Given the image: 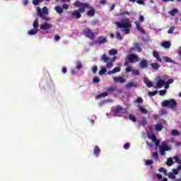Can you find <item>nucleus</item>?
Listing matches in <instances>:
<instances>
[{"label": "nucleus", "mask_w": 181, "mask_h": 181, "mask_svg": "<svg viewBox=\"0 0 181 181\" xmlns=\"http://www.w3.org/2000/svg\"><path fill=\"white\" fill-rule=\"evenodd\" d=\"M62 8L66 10L69 9V4H63Z\"/></svg>", "instance_id": "nucleus-61"}, {"label": "nucleus", "mask_w": 181, "mask_h": 181, "mask_svg": "<svg viewBox=\"0 0 181 181\" xmlns=\"http://www.w3.org/2000/svg\"><path fill=\"white\" fill-rule=\"evenodd\" d=\"M156 94H158V90L149 91L148 93V95H149L150 97H155Z\"/></svg>", "instance_id": "nucleus-39"}, {"label": "nucleus", "mask_w": 181, "mask_h": 181, "mask_svg": "<svg viewBox=\"0 0 181 181\" xmlns=\"http://www.w3.org/2000/svg\"><path fill=\"white\" fill-rule=\"evenodd\" d=\"M179 170H179L178 167H177V169L176 168L173 169L172 173H173L174 175H179Z\"/></svg>", "instance_id": "nucleus-51"}, {"label": "nucleus", "mask_w": 181, "mask_h": 181, "mask_svg": "<svg viewBox=\"0 0 181 181\" xmlns=\"http://www.w3.org/2000/svg\"><path fill=\"white\" fill-rule=\"evenodd\" d=\"M131 145L129 144V143H126L125 144H124L123 148L124 149L127 150L129 148H130Z\"/></svg>", "instance_id": "nucleus-56"}, {"label": "nucleus", "mask_w": 181, "mask_h": 181, "mask_svg": "<svg viewBox=\"0 0 181 181\" xmlns=\"http://www.w3.org/2000/svg\"><path fill=\"white\" fill-rule=\"evenodd\" d=\"M133 76H139V71L137 69H132Z\"/></svg>", "instance_id": "nucleus-50"}, {"label": "nucleus", "mask_w": 181, "mask_h": 181, "mask_svg": "<svg viewBox=\"0 0 181 181\" xmlns=\"http://www.w3.org/2000/svg\"><path fill=\"white\" fill-rule=\"evenodd\" d=\"M107 93H114L115 91H117V87L115 86H110L107 88Z\"/></svg>", "instance_id": "nucleus-27"}, {"label": "nucleus", "mask_w": 181, "mask_h": 181, "mask_svg": "<svg viewBox=\"0 0 181 181\" xmlns=\"http://www.w3.org/2000/svg\"><path fill=\"white\" fill-rule=\"evenodd\" d=\"M33 26L34 29L39 28V21L37 19L35 20V21L33 23Z\"/></svg>", "instance_id": "nucleus-40"}, {"label": "nucleus", "mask_w": 181, "mask_h": 181, "mask_svg": "<svg viewBox=\"0 0 181 181\" xmlns=\"http://www.w3.org/2000/svg\"><path fill=\"white\" fill-rule=\"evenodd\" d=\"M115 114H119V112H122L123 114H127V111L124 110V108L121 107V105H117L115 109Z\"/></svg>", "instance_id": "nucleus-15"}, {"label": "nucleus", "mask_w": 181, "mask_h": 181, "mask_svg": "<svg viewBox=\"0 0 181 181\" xmlns=\"http://www.w3.org/2000/svg\"><path fill=\"white\" fill-rule=\"evenodd\" d=\"M107 95H108V92H103V93H101L99 95H97L95 96V99L98 100V98H101L102 97H107Z\"/></svg>", "instance_id": "nucleus-25"}, {"label": "nucleus", "mask_w": 181, "mask_h": 181, "mask_svg": "<svg viewBox=\"0 0 181 181\" xmlns=\"http://www.w3.org/2000/svg\"><path fill=\"white\" fill-rule=\"evenodd\" d=\"M54 40H56L57 42H59V40H60V35H55L54 37Z\"/></svg>", "instance_id": "nucleus-62"}, {"label": "nucleus", "mask_w": 181, "mask_h": 181, "mask_svg": "<svg viewBox=\"0 0 181 181\" xmlns=\"http://www.w3.org/2000/svg\"><path fill=\"white\" fill-rule=\"evenodd\" d=\"M121 71V68L119 66H116L114 69L112 71H109L107 72V74L111 75V74H115V73H119Z\"/></svg>", "instance_id": "nucleus-17"}, {"label": "nucleus", "mask_w": 181, "mask_h": 181, "mask_svg": "<svg viewBox=\"0 0 181 181\" xmlns=\"http://www.w3.org/2000/svg\"><path fill=\"white\" fill-rule=\"evenodd\" d=\"M167 176L169 177V179H176V175H175V174L172 172L167 173Z\"/></svg>", "instance_id": "nucleus-36"}, {"label": "nucleus", "mask_w": 181, "mask_h": 181, "mask_svg": "<svg viewBox=\"0 0 181 181\" xmlns=\"http://www.w3.org/2000/svg\"><path fill=\"white\" fill-rule=\"evenodd\" d=\"M134 24L136 25V28L139 32L145 33V30L139 25V21H135Z\"/></svg>", "instance_id": "nucleus-19"}, {"label": "nucleus", "mask_w": 181, "mask_h": 181, "mask_svg": "<svg viewBox=\"0 0 181 181\" xmlns=\"http://www.w3.org/2000/svg\"><path fill=\"white\" fill-rule=\"evenodd\" d=\"M148 139H151L152 142L155 144L156 148H159L160 146V141L159 139H157L156 135L155 134H152L151 136L148 134Z\"/></svg>", "instance_id": "nucleus-8"}, {"label": "nucleus", "mask_w": 181, "mask_h": 181, "mask_svg": "<svg viewBox=\"0 0 181 181\" xmlns=\"http://www.w3.org/2000/svg\"><path fill=\"white\" fill-rule=\"evenodd\" d=\"M81 67H83V65L81 64V63L80 62H76V69L78 70H81Z\"/></svg>", "instance_id": "nucleus-49"}, {"label": "nucleus", "mask_w": 181, "mask_h": 181, "mask_svg": "<svg viewBox=\"0 0 181 181\" xmlns=\"http://www.w3.org/2000/svg\"><path fill=\"white\" fill-rule=\"evenodd\" d=\"M134 46L138 53H141L142 52V48L141 47V46H142V44H140L139 42H135Z\"/></svg>", "instance_id": "nucleus-23"}, {"label": "nucleus", "mask_w": 181, "mask_h": 181, "mask_svg": "<svg viewBox=\"0 0 181 181\" xmlns=\"http://www.w3.org/2000/svg\"><path fill=\"white\" fill-rule=\"evenodd\" d=\"M107 73V68L103 67L100 71H99V75L100 76H104Z\"/></svg>", "instance_id": "nucleus-33"}, {"label": "nucleus", "mask_w": 181, "mask_h": 181, "mask_svg": "<svg viewBox=\"0 0 181 181\" xmlns=\"http://www.w3.org/2000/svg\"><path fill=\"white\" fill-rule=\"evenodd\" d=\"M100 152H101L100 147H98V146H95L93 149V154L95 155V156H96V158H98V156H100Z\"/></svg>", "instance_id": "nucleus-18"}, {"label": "nucleus", "mask_w": 181, "mask_h": 181, "mask_svg": "<svg viewBox=\"0 0 181 181\" xmlns=\"http://www.w3.org/2000/svg\"><path fill=\"white\" fill-rule=\"evenodd\" d=\"M116 39H117V40H122V35H121L119 31L116 32Z\"/></svg>", "instance_id": "nucleus-41"}, {"label": "nucleus", "mask_w": 181, "mask_h": 181, "mask_svg": "<svg viewBox=\"0 0 181 181\" xmlns=\"http://www.w3.org/2000/svg\"><path fill=\"white\" fill-rule=\"evenodd\" d=\"M163 59L166 63H173V60H172V59L168 57L167 56H163Z\"/></svg>", "instance_id": "nucleus-34"}, {"label": "nucleus", "mask_w": 181, "mask_h": 181, "mask_svg": "<svg viewBox=\"0 0 181 181\" xmlns=\"http://www.w3.org/2000/svg\"><path fill=\"white\" fill-rule=\"evenodd\" d=\"M173 159L175 160L176 163H178V170H181V160L177 156L173 157Z\"/></svg>", "instance_id": "nucleus-21"}, {"label": "nucleus", "mask_w": 181, "mask_h": 181, "mask_svg": "<svg viewBox=\"0 0 181 181\" xmlns=\"http://www.w3.org/2000/svg\"><path fill=\"white\" fill-rule=\"evenodd\" d=\"M113 80H114L115 83H121L122 84L124 83H126V81H127V79H125L121 76H116V77L113 78Z\"/></svg>", "instance_id": "nucleus-14"}, {"label": "nucleus", "mask_w": 181, "mask_h": 181, "mask_svg": "<svg viewBox=\"0 0 181 181\" xmlns=\"http://www.w3.org/2000/svg\"><path fill=\"white\" fill-rule=\"evenodd\" d=\"M100 60L104 62L106 64V69H111V67H114V63L117 60V57H113L112 58L107 57V54H104L102 55Z\"/></svg>", "instance_id": "nucleus-3"}, {"label": "nucleus", "mask_w": 181, "mask_h": 181, "mask_svg": "<svg viewBox=\"0 0 181 181\" xmlns=\"http://www.w3.org/2000/svg\"><path fill=\"white\" fill-rule=\"evenodd\" d=\"M124 15H127L128 16H131V13L129 11H122L119 13V16H124Z\"/></svg>", "instance_id": "nucleus-43"}, {"label": "nucleus", "mask_w": 181, "mask_h": 181, "mask_svg": "<svg viewBox=\"0 0 181 181\" xmlns=\"http://www.w3.org/2000/svg\"><path fill=\"white\" fill-rule=\"evenodd\" d=\"M139 22L142 23L145 21V18H144V16H140L139 18Z\"/></svg>", "instance_id": "nucleus-60"}, {"label": "nucleus", "mask_w": 181, "mask_h": 181, "mask_svg": "<svg viewBox=\"0 0 181 181\" xmlns=\"http://www.w3.org/2000/svg\"><path fill=\"white\" fill-rule=\"evenodd\" d=\"M36 33H37V30H36L35 28L28 31V35H30V36H32L33 35H36Z\"/></svg>", "instance_id": "nucleus-38"}, {"label": "nucleus", "mask_w": 181, "mask_h": 181, "mask_svg": "<svg viewBox=\"0 0 181 181\" xmlns=\"http://www.w3.org/2000/svg\"><path fill=\"white\" fill-rule=\"evenodd\" d=\"M116 26L119 28V29H124V32L125 35H129L131 33V28H132V24H131V22L129 20L122 21L121 22L117 21L115 23Z\"/></svg>", "instance_id": "nucleus-2"}, {"label": "nucleus", "mask_w": 181, "mask_h": 181, "mask_svg": "<svg viewBox=\"0 0 181 181\" xmlns=\"http://www.w3.org/2000/svg\"><path fill=\"white\" fill-rule=\"evenodd\" d=\"M129 119H130V121H132V122H135L136 121V117L135 116H134L133 115H129Z\"/></svg>", "instance_id": "nucleus-44"}, {"label": "nucleus", "mask_w": 181, "mask_h": 181, "mask_svg": "<svg viewBox=\"0 0 181 181\" xmlns=\"http://www.w3.org/2000/svg\"><path fill=\"white\" fill-rule=\"evenodd\" d=\"M52 28H53V25L49 23H45L40 25L41 30H48V29H52Z\"/></svg>", "instance_id": "nucleus-11"}, {"label": "nucleus", "mask_w": 181, "mask_h": 181, "mask_svg": "<svg viewBox=\"0 0 181 181\" xmlns=\"http://www.w3.org/2000/svg\"><path fill=\"white\" fill-rule=\"evenodd\" d=\"M108 42V40L105 38V37L100 35L98 37L97 40L93 42H90V45L91 46H94V45H105V43H107Z\"/></svg>", "instance_id": "nucleus-6"}, {"label": "nucleus", "mask_w": 181, "mask_h": 181, "mask_svg": "<svg viewBox=\"0 0 181 181\" xmlns=\"http://www.w3.org/2000/svg\"><path fill=\"white\" fill-rule=\"evenodd\" d=\"M163 129V127L160 124H156V131L160 132Z\"/></svg>", "instance_id": "nucleus-35"}, {"label": "nucleus", "mask_w": 181, "mask_h": 181, "mask_svg": "<svg viewBox=\"0 0 181 181\" xmlns=\"http://www.w3.org/2000/svg\"><path fill=\"white\" fill-rule=\"evenodd\" d=\"M134 86H135V84L134 83V82H130V83L126 84V88H131L132 87H134Z\"/></svg>", "instance_id": "nucleus-47"}, {"label": "nucleus", "mask_w": 181, "mask_h": 181, "mask_svg": "<svg viewBox=\"0 0 181 181\" xmlns=\"http://www.w3.org/2000/svg\"><path fill=\"white\" fill-rule=\"evenodd\" d=\"M173 32H175V26H171L168 30V33H169L170 35H173Z\"/></svg>", "instance_id": "nucleus-45"}, {"label": "nucleus", "mask_w": 181, "mask_h": 181, "mask_svg": "<svg viewBox=\"0 0 181 181\" xmlns=\"http://www.w3.org/2000/svg\"><path fill=\"white\" fill-rule=\"evenodd\" d=\"M83 32L85 36L90 39V40H94V37H95V33H93V30L88 27L85 28Z\"/></svg>", "instance_id": "nucleus-5"}, {"label": "nucleus", "mask_w": 181, "mask_h": 181, "mask_svg": "<svg viewBox=\"0 0 181 181\" xmlns=\"http://www.w3.org/2000/svg\"><path fill=\"white\" fill-rule=\"evenodd\" d=\"M153 56L158 60V62H162V58L159 55V53L156 50L153 51Z\"/></svg>", "instance_id": "nucleus-20"}, {"label": "nucleus", "mask_w": 181, "mask_h": 181, "mask_svg": "<svg viewBox=\"0 0 181 181\" xmlns=\"http://www.w3.org/2000/svg\"><path fill=\"white\" fill-rule=\"evenodd\" d=\"M83 4L87 5V6L85 7V11L86 9H89L87 12H86V15L88 16H94V15H95V9H94L93 7H91L88 3H83Z\"/></svg>", "instance_id": "nucleus-7"}, {"label": "nucleus", "mask_w": 181, "mask_h": 181, "mask_svg": "<svg viewBox=\"0 0 181 181\" xmlns=\"http://www.w3.org/2000/svg\"><path fill=\"white\" fill-rule=\"evenodd\" d=\"M166 94V90H159V95L163 96Z\"/></svg>", "instance_id": "nucleus-54"}, {"label": "nucleus", "mask_w": 181, "mask_h": 181, "mask_svg": "<svg viewBox=\"0 0 181 181\" xmlns=\"http://www.w3.org/2000/svg\"><path fill=\"white\" fill-rule=\"evenodd\" d=\"M165 80L160 78V77L158 78V81L156 82L157 88H162L165 86Z\"/></svg>", "instance_id": "nucleus-12"}, {"label": "nucleus", "mask_w": 181, "mask_h": 181, "mask_svg": "<svg viewBox=\"0 0 181 181\" xmlns=\"http://www.w3.org/2000/svg\"><path fill=\"white\" fill-rule=\"evenodd\" d=\"M139 110L141 114H148V110L142 106L139 107Z\"/></svg>", "instance_id": "nucleus-30"}, {"label": "nucleus", "mask_w": 181, "mask_h": 181, "mask_svg": "<svg viewBox=\"0 0 181 181\" xmlns=\"http://www.w3.org/2000/svg\"><path fill=\"white\" fill-rule=\"evenodd\" d=\"M148 139H151L152 142L155 144L156 148H159L160 146V141L159 139H157L156 135L155 134H152L151 136L148 134Z\"/></svg>", "instance_id": "nucleus-9"}, {"label": "nucleus", "mask_w": 181, "mask_h": 181, "mask_svg": "<svg viewBox=\"0 0 181 181\" xmlns=\"http://www.w3.org/2000/svg\"><path fill=\"white\" fill-rule=\"evenodd\" d=\"M156 176L158 179V180H162V175L156 174Z\"/></svg>", "instance_id": "nucleus-63"}, {"label": "nucleus", "mask_w": 181, "mask_h": 181, "mask_svg": "<svg viewBox=\"0 0 181 181\" xmlns=\"http://www.w3.org/2000/svg\"><path fill=\"white\" fill-rule=\"evenodd\" d=\"M161 149L164 151H170V146H168L167 144H163V146L161 147Z\"/></svg>", "instance_id": "nucleus-42"}, {"label": "nucleus", "mask_w": 181, "mask_h": 181, "mask_svg": "<svg viewBox=\"0 0 181 181\" xmlns=\"http://www.w3.org/2000/svg\"><path fill=\"white\" fill-rule=\"evenodd\" d=\"M150 66L153 70H158V69L160 67V65H159L158 63H151L150 64Z\"/></svg>", "instance_id": "nucleus-24"}, {"label": "nucleus", "mask_w": 181, "mask_h": 181, "mask_svg": "<svg viewBox=\"0 0 181 181\" xmlns=\"http://www.w3.org/2000/svg\"><path fill=\"white\" fill-rule=\"evenodd\" d=\"M153 163V160H146V166H149V165H152Z\"/></svg>", "instance_id": "nucleus-52"}, {"label": "nucleus", "mask_w": 181, "mask_h": 181, "mask_svg": "<svg viewBox=\"0 0 181 181\" xmlns=\"http://www.w3.org/2000/svg\"><path fill=\"white\" fill-rule=\"evenodd\" d=\"M127 61L129 63H135V62H139V57L138 55L131 54L127 56Z\"/></svg>", "instance_id": "nucleus-10"}, {"label": "nucleus", "mask_w": 181, "mask_h": 181, "mask_svg": "<svg viewBox=\"0 0 181 181\" xmlns=\"http://www.w3.org/2000/svg\"><path fill=\"white\" fill-rule=\"evenodd\" d=\"M75 6L79 8L71 13V17L76 19H80V18H81V13L86 12V6H87V4H83L81 1H76Z\"/></svg>", "instance_id": "nucleus-1"}, {"label": "nucleus", "mask_w": 181, "mask_h": 181, "mask_svg": "<svg viewBox=\"0 0 181 181\" xmlns=\"http://www.w3.org/2000/svg\"><path fill=\"white\" fill-rule=\"evenodd\" d=\"M158 172H160V173L163 172L165 176H168V170H166L165 168H160L158 169Z\"/></svg>", "instance_id": "nucleus-37"}, {"label": "nucleus", "mask_w": 181, "mask_h": 181, "mask_svg": "<svg viewBox=\"0 0 181 181\" xmlns=\"http://www.w3.org/2000/svg\"><path fill=\"white\" fill-rule=\"evenodd\" d=\"M152 158L154 160H159V155L156 151L152 153Z\"/></svg>", "instance_id": "nucleus-32"}, {"label": "nucleus", "mask_w": 181, "mask_h": 181, "mask_svg": "<svg viewBox=\"0 0 181 181\" xmlns=\"http://www.w3.org/2000/svg\"><path fill=\"white\" fill-rule=\"evenodd\" d=\"M174 161H173V158H168L166 162V165L167 166H172V165H173Z\"/></svg>", "instance_id": "nucleus-29"}, {"label": "nucleus", "mask_w": 181, "mask_h": 181, "mask_svg": "<svg viewBox=\"0 0 181 181\" xmlns=\"http://www.w3.org/2000/svg\"><path fill=\"white\" fill-rule=\"evenodd\" d=\"M134 103H137L138 104H142V103H144V99L142 98H137Z\"/></svg>", "instance_id": "nucleus-46"}, {"label": "nucleus", "mask_w": 181, "mask_h": 181, "mask_svg": "<svg viewBox=\"0 0 181 181\" xmlns=\"http://www.w3.org/2000/svg\"><path fill=\"white\" fill-rule=\"evenodd\" d=\"M37 15H39V16L40 18H42V19H43V21H49V18L46 17L45 15L43 14V13H42V9H40V8H38Z\"/></svg>", "instance_id": "nucleus-16"}, {"label": "nucleus", "mask_w": 181, "mask_h": 181, "mask_svg": "<svg viewBox=\"0 0 181 181\" xmlns=\"http://www.w3.org/2000/svg\"><path fill=\"white\" fill-rule=\"evenodd\" d=\"M163 107H169L171 110H175L177 107V103L175 99L165 100L162 102Z\"/></svg>", "instance_id": "nucleus-4"}, {"label": "nucleus", "mask_w": 181, "mask_h": 181, "mask_svg": "<svg viewBox=\"0 0 181 181\" xmlns=\"http://www.w3.org/2000/svg\"><path fill=\"white\" fill-rule=\"evenodd\" d=\"M93 81L95 83H100V78L98 77H95V78H93Z\"/></svg>", "instance_id": "nucleus-58"}, {"label": "nucleus", "mask_w": 181, "mask_h": 181, "mask_svg": "<svg viewBox=\"0 0 181 181\" xmlns=\"http://www.w3.org/2000/svg\"><path fill=\"white\" fill-rule=\"evenodd\" d=\"M169 13L171 15V16H175L176 13H179V10H177V8H174L169 11Z\"/></svg>", "instance_id": "nucleus-31"}, {"label": "nucleus", "mask_w": 181, "mask_h": 181, "mask_svg": "<svg viewBox=\"0 0 181 181\" xmlns=\"http://www.w3.org/2000/svg\"><path fill=\"white\" fill-rule=\"evenodd\" d=\"M98 70V67H97V66H93L92 71H93V73L94 74H95V73H97Z\"/></svg>", "instance_id": "nucleus-55"}, {"label": "nucleus", "mask_w": 181, "mask_h": 181, "mask_svg": "<svg viewBox=\"0 0 181 181\" xmlns=\"http://www.w3.org/2000/svg\"><path fill=\"white\" fill-rule=\"evenodd\" d=\"M33 5H39V0H33Z\"/></svg>", "instance_id": "nucleus-64"}, {"label": "nucleus", "mask_w": 181, "mask_h": 181, "mask_svg": "<svg viewBox=\"0 0 181 181\" xmlns=\"http://www.w3.org/2000/svg\"><path fill=\"white\" fill-rule=\"evenodd\" d=\"M54 10L56 11V12H57V13H59V14H62V13H63V12H64L63 8H62L61 6H56L54 7Z\"/></svg>", "instance_id": "nucleus-26"}, {"label": "nucleus", "mask_w": 181, "mask_h": 181, "mask_svg": "<svg viewBox=\"0 0 181 181\" xmlns=\"http://www.w3.org/2000/svg\"><path fill=\"white\" fill-rule=\"evenodd\" d=\"M159 148H160V155L162 156H165V152H166V151L163 150L162 146H159Z\"/></svg>", "instance_id": "nucleus-53"}, {"label": "nucleus", "mask_w": 181, "mask_h": 181, "mask_svg": "<svg viewBox=\"0 0 181 181\" xmlns=\"http://www.w3.org/2000/svg\"><path fill=\"white\" fill-rule=\"evenodd\" d=\"M42 15H47L49 12L47 11V7H43L42 11L41 10Z\"/></svg>", "instance_id": "nucleus-48"}, {"label": "nucleus", "mask_w": 181, "mask_h": 181, "mask_svg": "<svg viewBox=\"0 0 181 181\" xmlns=\"http://www.w3.org/2000/svg\"><path fill=\"white\" fill-rule=\"evenodd\" d=\"M161 46L164 47V49H169L171 46L170 41H164L161 43Z\"/></svg>", "instance_id": "nucleus-22"}, {"label": "nucleus", "mask_w": 181, "mask_h": 181, "mask_svg": "<svg viewBox=\"0 0 181 181\" xmlns=\"http://www.w3.org/2000/svg\"><path fill=\"white\" fill-rule=\"evenodd\" d=\"M147 87H148V88H151V87H153V83H152V82L148 81L146 84Z\"/></svg>", "instance_id": "nucleus-59"}, {"label": "nucleus", "mask_w": 181, "mask_h": 181, "mask_svg": "<svg viewBox=\"0 0 181 181\" xmlns=\"http://www.w3.org/2000/svg\"><path fill=\"white\" fill-rule=\"evenodd\" d=\"M109 54L110 56H115V55L118 54V50L117 49H112L109 50Z\"/></svg>", "instance_id": "nucleus-28"}, {"label": "nucleus", "mask_w": 181, "mask_h": 181, "mask_svg": "<svg viewBox=\"0 0 181 181\" xmlns=\"http://www.w3.org/2000/svg\"><path fill=\"white\" fill-rule=\"evenodd\" d=\"M139 66L140 69H148V60L141 59V62L139 63Z\"/></svg>", "instance_id": "nucleus-13"}, {"label": "nucleus", "mask_w": 181, "mask_h": 181, "mask_svg": "<svg viewBox=\"0 0 181 181\" xmlns=\"http://www.w3.org/2000/svg\"><path fill=\"white\" fill-rule=\"evenodd\" d=\"M171 134L172 135H179L180 133H179V131H177V130H172L171 131Z\"/></svg>", "instance_id": "nucleus-57"}]
</instances>
